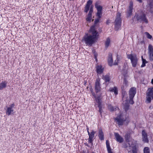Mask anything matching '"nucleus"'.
<instances>
[{"instance_id": "f257e3e1", "label": "nucleus", "mask_w": 153, "mask_h": 153, "mask_svg": "<svg viewBox=\"0 0 153 153\" xmlns=\"http://www.w3.org/2000/svg\"><path fill=\"white\" fill-rule=\"evenodd\" d=\"M98 33L95 29L94 26H92L89 30L88 33H86L83 37L82 41L87 45H91L97 39Z\"/></svg>"}, {"instance_id": "f03ea898", "label": "nucleus", "mask_w": 153, "mask_h": 153, "mask_svg": "<svg viewBox=\"0 0 153 153\" xmlns=\"http://www.w3.org/2000/svg\"><path fill=\"white\" fill-rule=\"evenodd\" d=\"M136 93V88L134 87L131 88L129 91V97L126 98V93L125 95V99L123 100V104H124L127 107H128V104L129 103L131 104L134 103L133 99Z\"/></svg>"}, {"instance_id": "7ed1b4c3", "label": "nucleus", "mask_w": 153, "mask_h": 153, "mask_svg": "<svg viewBox=\"0 0 153 153\" xmlns=\"http://www.w3.org/2000/svg\"><path fill=\"white\" fill-rule=\"evenodd\" d=\"M114 120L115 122L119 125H122L123 122L126 120V117L123 113H120Z\"/></svg>"}, {"instance_id": "20e7f679", "label": "nucleus", "mask_w": 153, "mask_h": 153, "mask_svg": "<svg viewBox=\"0 0 153 153\" xmlns=\"http://www.w3.org/2000/svg\"><path fill=\"white\" fill-rule=\"evenodd\" d=\"M127 57L130 59L132 66L134 67H136L138 62L137 55L134 54H130L127 55Z\"/></svg>"}, {"instance_id": "39448f33", "label": "nucleus", "mask_w": 153, "mask_h": 153, "mask_svg": "<svg viewBox=\"0 0 153 153\" xmlns=\"http://www.w3.org/2000/svg\"><path fill=\"white\" fill-rule=\"evenodd\" d=\"M146 101L148 103L151 102L153 99V87H151L148 89L146 94Z\"/></svg>"}, {"instance_id": "423d86ee", "label": "nucleus", "mask_w": 153, "mask_h": 153, "mask_svg": "<svg viewBox=\"0 0 153 153\" xmlns=\"http://www.w3.org/2000/svg\"><path fill=\"white\" fill-rule=\"evenodd\" d=\"M121 14L118 13L116 16V19L115 20V27L116 30H118L121 26V20L120 18Z\"/></svg>"}, {"instance_id": "0eeeda50", "label": "nucleus", "mask_w": 153, "mask_h": 153, "mask_svg": "<svg viewBox=\"0 0 153 153\" xmlns=\"http://www.w3.org/2000/svg\"><path fill=\"white\" fill-rule=\"evenodd\" d=\"M91 91L92 95L95 98L96 102V105L99 108V111L100 113H101V111L102 108V105H101V102L100 97H98L97 98L96 97V95L94 92L93 91V89L91 88L90 90Z\"/></svg>"}, {"instance_id": "6e6552de", "label": "nucleus", "mask_w": 153, "mask_h": 153, "mask_svg": "<svg viewBox=\"0 0 153 153\" xmlns=\"http://www.w3.org/2000/svg\"><path fill=\"white\" fill-rule=\"evenodd\" d=\"M100 79H97L96 80L95 84V90L96 93L99 92L101 90L100 83Z\"/></svg>"}, {"instance_id": "1a4fd4ad", "label": "nucleus", "mask_w": 153, "mask_h": 153, "mask_svg": "<svg viewBox=\"0 0 153 153\" xmlns=\"http://www.w3.org/2000/svg\"><path fill=\"white\" fill-rule=\"evenodd\" d=\"M95 6L97 10L96 16L98 18L100 19L101 17L102 14V7L100 5H96Z\"/></svg>"}, {"instance_id": "9d476101", "label": "nucleus", "mask_w": 153, "mask_h": 153, "mask_svg": "<svg viewBox=\"0 0 153 153\" xmlns=\"http://www.w3.org/2000/svg\"><path fill=\"white\" fill-rule=\"evenodd\" d=\"M148 4L147 5V10L153 13V0H147Z\"/></svg>"}, {"instance_id": "9b49d317", "label": "nucleus", "mask_w": 153, "mask_h": 153, "mask_svg": "<svg viewBox=\"0 0 153 153\" xmlns=\"http://www.w3.org/2000/svg\"><path fill=\"white\" fill-rule=\"evenodd\" d=\"M14 106V104L13 103L11 104L9 107L7 108V110L6 111V114L7 115H10L13 114L14 111L13 108Z\"/></svg>"}, {"instance_id": "f8f14e48", "label": "nucleus", "mask_w": 153, "mask_h": 153, "mask_svg": "<svg viewBox=\"0 0 153 153\" xmlns=\"http://www.w3.org/2000/svg\"><path fill=\"white\" fill-rule=\"evenodd\" d=\"M95 132V131L92 130L90 133L88 134L89 135V138L88 139V142L89 143L92 144V142L94 140V134Z\"/></svg>"}, {"instance_id": "ddd939ff", "label": "nucleus", "mask_w": 153, "mask_h": 153, "mask_svg": "<svg viewBox=\"0 0 153 153\" xmlns=\"http://www.w3.org/2000/svg\"><path fill=\"white\" fill-rule=\"evenodd\" d=\"M136 18L137 20H140L144 21L146 23H148V21L145 17V15L143 13L141 15H138L136 17Z\"/></svg>"}, {"instance_id": "4468645a", "label": "nucleus", "mask_w": 153, "mask_h": 153, "mask_svg": "<svg viewBox=\"0 0 153 153\" xmlns=\"http://www.w3.org/2000/svg\"><path fill=\"white\" fill-rule=\"evenodd\" d=\"M127 81L126 79H125L123 83V87H121V89L122 91V94L123 96V100L125 99V95L126 94V92L124 91V90L125 89V87H126L127 86Z\"/></svg>"}, {"instance_id": "2eb2a0df", "label": "nucleus", "mask_w": 153, "mask_h": 153, "mask_svg": "<svg viewBox=\"0 0 153 153\" xmlns=\"http://www.w3.org/2000/svg\"><path fill=\"white\" fill-rule=\"evenodd\" d=\"M133 3L131 2L129 7L128 10L127 12V16L128 17L130 16L132 14V10L133 9Z\"/></svg>"}, {"instance_id": "dca6fc26", "label": "nucleus", "mask_w": 153, "mask_h": 153, "mask_svg": "<svg viewBox=\"0 0 153 153\" xmlns=\"http://www.w3.org/2000/svg\"><path fill=\"white\" fill-rule=\"evenodd\" d=\"M104 68L101 65H97L96 67V70L98 74H100L103 71Z\"/></svg>"}, {"instance_id": "f3484780", "label": "nucleus", "mask_w": 153, "mask_h": 153, "mask_svg": "<svg viewBox=\"0 0 153 153\" xmlns=\"http://www.w3.org/2000/svg\"><path fill=\"white\" fill-rule=\"evenodd\" d=\"M142 134L143 136V140L146 143H148L149 140L147 137V134L144 130L142 131Z\"/></svg>"}, {"instance_id": "a211bd4d", "label": "nucleus", "mask_w": 153, "mask_h": 153, "mask_svg": "<svg viewBox=\"0 0 153 153\" xmlns=\"http://www.w3.org/2000/svg\"><path fill=\"white\" fill-rule=\"evenodd\" d=\"M114 134L115 137L117 142L120 143H121L123 142V138L120 136V135L118 133H115Z\"/></svg>"}, {"instance_id": "6ab92c4d", "label": "nucleus", "mask_w": 153, "mask_h": 153, "mask_svg": "<svg viewBox=\"0 0 153 153\" xmlns=\"http://www.w3.org/2000/svg\"><path fill=\"white\" fill-rule=\"evenodd\" d=\"M92 3V1L91 0H89L87 2V4L85 8V12L87 13L89 9L90 5Z\"/></svg>"}, {"instance_id": "aec40b11", "label": "nucleus", "mask_w": 153, "mask_h": 153, "mask_svg": "<svg viewBox=\"0 0 153 153\" xmlns=\"http://www.w3.org/2000/svg\"><path fill=\"white\" fill-rule=\"evenodd\" d=\"M111 40L109 38H107L105 42V46L106 48L109 46L111 45Z\"/></svg>"}, {"instance_id": "412c9836", "label": "nucleus", "mask_w": 153, "mask_h": 153, "mask_svg": "<svg viewBox=\"0 0 153 153\" xmlns=\"http://www.w3.org/2000/svg\"><path fill=\"white\" fill-rule=\"evenodd\" d=\"M7 82L5 81H2L0 83V90L5 88L7 86Z\"/></svg>"}, {"instance_id": "4be33fe9", "label": "nucleus", "mask_w": 153, "mask_h": 153, "mask_svg": "<svg viewBox=\"0 0 153 153\" xmlns=\"http://www.w3.org/2000/svg\"><path fill=\"white\" fill-rule=\"evenodd\" d=\"M108 64L110 66H112L114 64L113 62V58L111 55H110L109 56L108 58Z\"/></svg>"}, {"instance_id": "5701e85b", "label": "nucleus", "mask_w": 153, "mask_h": 153, "mask_svg": "<svg viewBox=\"0 0 153 153\" xmlns=\"http://www.w3.org/2000/svg\"><path fill=\"white\" fill-rule=\"evenodd\" d=\"M106 147L108 153H113L111 151L109 141L108 140H106Z\"/></svg>"}, {"instance_id": "b1692460", "label": "nucleus", "mask_w": 153, "mask_h": 153, "mask_svg": "<svg viewBox=\"0 0 153 153\" xmlns=\"http://www.w3.org/2000/svg\"><path fill=\"white\" fill-rule=\"evenodd\" d=\"M108 108L109 110L111 111H113L114 110H116L117 111V112L119 111V110L118 109V108L117 107H114L112 106L111 105H109L108 106Z\"/></svg>"}, {"instance_id": "393cba45", "label": "nucleus", "mask_w": 153, "mask_h": 153, "mask_svg": "<svg viewBox=\"0 0 153 153\" xmlns=\"http://www.w3.org/2000/svg\"><path fill=\"white\" fill-rule=\"evenodd\" d=\"M109 90L110 91L114 92V94L115 95H117L118 94V90L116 87H114L113 88H110Z\"/></svg>"}, {"instance_id": "a878e982", "label": "nucleus", "mask_w": 153, "mask_h": 153, "mask_svg": "<svg viewBox=\"0 0 153 153\" xmlns=\"http://www.w3.org/2000/svg\"><path fill=\"white\" fill-rule=\"evenodd\" d=\"M98 135L100 139L101 140H104V135L102 130H99Z\"/></svg>"}, {"instance_id": "bb28decb", "label": "nucleus", "mask_w": 153, "mask_h": 153, "mask_svg": "<svg viewBox=\"0 0 153 153\" xmlns=\"http://www.w3.org/2000/svg\"><path fill=\"white\" fill-rule=\"evenodd\" d=\"M102 79L104 80L105 82H109L110 80L109 76L107 75L102 76Z\"/></svg>"}, {"instance_id": "cd10ccee", "label": "nucleus", "mask_w": 153, "mask_h": 153, "mask_svg": "<svg viewBox=\"0 0 153 153\" xmlns=\"http://www.w3.org/2000/svg\"><path fill=\"white\" fill-rule=\"evenodd\" d=\"M120 59V56L118 55H117V59L114 61V64L115 65H117L118 64L119 62Z\"/></svg>"}, {"instance_id": "c85d7f7f", "label": "nucleus", "mask_w": 153, "mask_h": 153, "mask_svg": "<svg viewBox=\"0 0 153 153\" xmlns=\"http://www.w3.org/2000/svg\"><path fill=\"white\" fill-rule=\"evenodd\" d=\"M148 50L150 53H153V48L152 46L151 45H149L148 47Z\"/></svg>"}, {"instance_id": "c756f323", "label": "nucleus", "mask_w": 153, "mask_h": 153, "mask_svg": "<svg viewBox=\"0 0 153 153\" xmlns=\"http://www.w3.org/2000/svg\"><path fill=\"white\" fill-rule=\"evenodd\" d=\"M143 153H150V149L147 147H145L143 149Z\"/></svg>"}, {"instance_id": "7c9ffc66", "label": "nucleus", "mask_w": 153, "mask_h": 153, "mask_svg": "<svg viewBox=\"0 0 153 153\" xmlns=\"http://www.w3.org/2000/svg\"><path fill=\"white\" fill-rule=\"evenodd\" d=\"M142 59L143 61V63L141 65V67L142 68L145 66V64L147 63V62L145 59L143 58L142 56Z\"/></svg>"}, {"instance_id": "2f4dec72", "label": "nucleus", "mask_w": 153, "mask_h": 153, "mask_svg": "<svg viewBox=\"0 0 153 153\" xmlns=\"http://www.w3.org/2000/svg\"><path fill=\"white\" fill-rule=\"evenodd\" d=\"M144 34L149 39H151L152 38V36L150 35L149 33L146 32L144 33Z\"/></svg>"}, {"instance_id": "473e14b6", "label": "nucleus", "mask_w": 153, "mask_h": 153, "mask_svg": "<svg viewBox=\"0 0 153 153\" xmlns=\"http://www.w3.org/2000/svg\"><path fill=\"white\" fill-rule=\"evenodd\" d=\"M91 19V14L88 15L87 18H86V20L87 21L90 22Z\"/></svg>"}, {"instance_id": "72a5a7b5", "label": "nucleus", "mask_w": 153, "mask_h": 153, "mask_svg": "<svg viewBox=\"0 0 153 153\" xmlns=\"http://www.w3.org/2000/svg\"><path fill=\"white\" fill-rule=\"evenodd\" d=\"M93 11V7H91L90 8L89 12V13H88V14H91V15Z\"/></svg>"}, {"instance_id": "f704fd0d", "label": "nucleus", "mask_w": 153, "mask_h": 153, "mask_svg": "<svg viewBox=\"0 0 153 153\" xmlns=\"http://www.w3.org/2000/svg\"><path fill=\"white\" fill-rule=\"evenodd\" d=\"M150 60H153V53H150Z\"/></svg>"}, {"instance_id": "c9c22d12", "label": "nucleus", "mask_w": 153, "mask_h": 153, "mask_svg": "<svg viewBox=\"0 0 153 153\" xmlns=\"http://www.w3.org/2000/svg\"><path fill=\"white\" fill-rule=\"evenodd\" d=\"M99 19H100L98 18V19H96L95 20V24H96L99 22Z\"/></svg>"}, {"instance_id": "e433bc0d", "label": "nucleus", "mask_w": 153, "mask_h": 153, "mask_svg": "<svg viewBox=\"0 0 153 153\" xmlns=\"http://www.w3.org/2000/svg\"><path fill=\"white\" fill-rule=\"evenodd\" d=\"M111 22V21L110 20H108L107 22H106V23L107 24H109V23H110V22Z\"/></svg>"}, {"instance_id": "4c0bfd02", "label": "nucleus", "mask_w": 153, "mask_h": 153, "mask_svg": "<svg viewBox=\"0 0 153 153\" xmlns=\"http://www.w3.org/2000/svg\"><path fill=\"white\" fill-rule=\"evenodd\" d=\"M87 131L88 134H89L90 132H89V128H88V127H87Z\"/></svg>"}, {"instance_id": "58836bf2", "label": "nucleus", "mask_w": 153, "mask_h": 153, "mask_svg": "<svg viewBox=\"0 0 153 153\" xmlns=\"http://www.w3.org/2000/svg\"><path fill=\"white\" fill-rule=\"evenodd\" d=\"M137 1H139V2L141 3L142 2L141 0H137Z\"/></svg>"}, {"instance_id": "ea45409f", "label": "nucleus", "mask_w": 153, "mask_h": 153, "mask_svg": "<svg viewBox=\"0 0 153 153\" xmlns=\"http://www.w3.org/2000/svg\"><path fill=\"white\" fill-rule=\"evenodd\" d=\"M151 83L153 85V79H152L151 80Z\"/></svg>"}, {"instance_id": "a19ab883", "label": "nucleus", "mask_w": 153, "mask_h": 153, "mask_svg": "<svg viewBox=\"0 0 153 153\" xmlns=\"http://www.w3.org/2000/svg\"><path fill=\"white\" fill-rule=\"evenodd\" d=\"M94 57H95V58H96V54H94Z\"/></svg>"}, {"instance_id": "79ce46f5", "label": "nucleus", "mask_w": 153, "mask_h": 153, "mask_svg": "<svg viewBox=\"0 0 153 153\" xmlns=\"http://www.w3.org/2000/svg\"><path fill=\"white\" fill-rule=\"evenodd\" d=\"M95 52V51H94V50H93V53H94V52Z\"/></svg>"}, {"instance_id": "37998d69", "label": "nucleus", "mask_w": 153, "mask_h": 153, "mask_svg": "<svg viewBox=\"0 0 153 153\" xmlns=\"http://www.w3.org/2000/svg\"><path fill=\"white\" fill-rule=\"evenodd\" d=\"M152 141H153V140H152Z\"/></svg>"}]
</instances>
